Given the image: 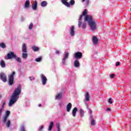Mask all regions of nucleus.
<instances>
[{
  "label": "nucleus",
  "mask_w": 131,
  "mask_h": 131,
  "mask_svg": "<svg viewBox=\"0 0 131 131\" xmlns=\"http://www.w3.org/2000/svg\"><path fill=\"white\" fill-rule=\"evenodd\" d=\"M56 126L57 127L58 130L60 131V124H59L58 123L56 124Z\"/></svg>",
  "instance_id": "32"
},
{
  "label": "nucleus",
  "mask_w": 131,
  "mask_h": 131,
  "mask_svg": "<svg viewBox=\"0 0 131 131\" xmlns=\"http://www.w3.org/2000/svg\"><path fill=\"white\" fill-rule=\"evenodd\" d=\"M83 28H85V27H83Z\"/></svg>",
  "instance_id": "48"
},
{
  "label": "nucleus",
  "mask_w": 131,
  "mask_h": 131,
  "mask_svg": "<svg viewBox=\"0 0 131 131\" xmlns=\"http://www.w3.org/2000/svg\"><path fill=\"white\" fill-rule=\"evenodd\" d=\"M35 61L36 62H40V61H41V57H39V58H36Z\"/></svg>",
  "instance_id": "29"
},
{
  "label": "nucleus",
  "mask_w": 131,
  "mask_h": 131,
  "mask_svg": "<svg viewBox=\"0 0 131 131\" xmlns=\"http://www.w3.org/2000/svg\"><path fill=\"white\" fill-rule=\"evenodd\" d=\"M20 94H21V85H18L17 88L15 90L10 100L9 103V106L10 107L17 102V100L19 99V95Z\"/></svg>",
  "instance_id": "2"
},
{
  "label": "nucleus",
  "mask_w": 131,
  "mask_h": 131,
  "mask_svg": "<svg viewBox=\"0 0 131 131\" xmlns=\"http://www.w3.org/2000/svg\"><path fill=\"white\" fill-rule=\"evenodd\" d=\"M33 26V24H32V23H31L29 25V29H32Z\"/></svg>",
  "instance_id": "31"
},
{
  "label": "nucleus",
  "mask_w": 131,
  "mask_h": 131,
  "mask_svg": "<svg viewBox=\"0 0 131 131\" xmlns=\"http://www.w3.org/2000/svg\"><path fill=\"white\" fill-rule=\"evenodd\" d=\"M42 128H43V126H40V130H41V129H42Z\"/></svg>",
  "instance_id": "42"
},
{
  "label": "nucleus",
  "mask_w": 131,
  "mask_h": 131,
  "mask_svg": "<svg viewBox=\"0 0 131 131\" xmlns=\"http://www.w3.org/2000/svg\"><path fill=\"white\" fill-rule=\"evenodd\" d=\"M5 105H6V102H4L3 103V107H4V106H5Z\"/></svg>",
  "instance_id": "43"
},
{
  "label": "nucleus",
  "mask_w": 131,
  "mask_h": 131,
  "mask_svg": "<svg viewBox=\"0 0 131 131\" xmlns=\"http://www.w3.org/2000/svg\"><path fill=\"white\" fill-rule=\"evenodd\" d=\"M120 65V62H117L116 63V66H119Z\"/></svg>",
  "instance_id": "39"
},
{
  "label": "nucleus",
  "mask_w": 131,
  "mask_h": 131,
  "mask_svg": "<svg viewBox=\"0 0 131 131\" xmlns=\"http://www.w3.org/2000/svg\"><path fill=\"white\" fill-rule=\"evenodd\" d=\"M22 51H23V53L27 52V50L26 49V45L25 44H23V45Z\"/></svg>",
  "instance_id": "16"
},
{
  "label": "nucleus",
  "mask_w": 131,
  "mask_h": 131,
  "mask_svg": "<svg viewBox=\"0 0 131 131\" xmlns=\"http://www.w3.org/2000/svg\"><path fill=\"white\" fill-rule=\"evenodd\" d=\"M13 58H16V55H15L14 52H10L7 54V56H5V57L6 60L12 59Z\"/></svg>",
  "instance_id": "5"
},
{
  "label": "nucleus",
  "mask_w": 131,
  "mask_h": 131,
  "mask_svg": "<svg viewBox=\"0 0 131 131\" xmlns=\"http://www.w3.org/2000/svg\"><path fill=\"white\" fill-rule=\"evenodd\" d=\"M9 115H10V111H7L6 113V115L4 116V122H6L7 121V119H8V117H9Z\"/></svg>",
  "instance_id": "9"
},
{
  "label": "nucleus",
  "mask_w": 131,
  "mask_h": 131,
  "mask_svg": "<svg viewBox=\"0 0 131 131\" xmlns=\"http://www.w3.org/2000/svg\"><path fill=\"white\" fill-rule=\"evenodd\" d=\"M56 54H59L60 52H59V51L57 50L56 51Z\"/></svg>",
  "instance_id": "44"
},
{
  "label": "nucleus",
  "mask_w": 131,
  "mask_h": 131,
  "mask_svg": "<svg viewBox=\"0 0 131 131\" xmlns=\"http://www.w3.org/2000/svg\"><path fill=\"white\" fill-rule=\"evenodd\" d=\"M2 112H3V108L0 109V115H2Z\"/></svg>",
  "instance_id": "40"
},
{
  "label": "nucleus",
  "mask_w": 131,
  "mask_h": 131,
  "mask_svg": "<svg viewBox=\"0 0 131 131\" xmlns=\"http://www.w3.org/2000/svg\"><path fill=\"white\" fill-rule=\"evenodd\" d=\"M61 2L63 5H64L68 8H70L71 6H73L75 4V1L74 0H71L70 3H68V0H61Z\"/></svg>",
  "instance_id": "3"
},
{
  "label": "nucleus",
  "mask_w": 131,
  "mask_h": 131,
  "mask_svg": "<svg viewBox=\"0 0 131 131\" xmlns=\"http://www.w3.org/2000/svg\"><path fill=\"white\" fill-rule=\"evenodd\" d=\"M74 57L76 59H81L82 57V53L79 52H76L74 54Z\"/></svg>",
  "instance_id": "7"
},
{
  "label": "nucleus",
  "mask_w": 131,
  "mask_h": 131,
  "mask_svg": "<svg viewBox=\"0 0 131 131\" xmlns=\"http://www.w3.org/2000/svg\"><path fill=\"white\" fill-rule=\"evenodd\" d=\"M85 98L86 101H89L90 100V95H89V93H86Z\"/></svg>",
  "instance_id": "20"
},
{
  "label": "nucleus",
  "mask_w": 131,
  "mask_h": 131,
  "mask_svg": "<svg viewBox=\"0 0 131 131\" xmlns=\"http://www.w3.org/2000/svg\"><path fill=\"white\" fill-rule=\"evenodd\" d=\"M72 107V104H71V103H69L67 105V110L68 112H69Z\"/></svg>",
  "instance_id": "13"
},
{
  "label": "nucleus",
  "mask_w": 131,
  "mask_h": 131,
  "mask_svg": "<svg viewBox=\"0 0 131 131\" xmlns=\"http://www.w3.org/2000/svg\"><path fill=\"white\" fill-rule=\"evenodd\" d=\"M30 80H34V77H30Z\"/></svg>",
  "instance_id": "37"
},
{
  "label": "nucleus",
  "mask_w": 131,
  "mask_h": 131,
  "mask_svg": "<svg viewBox=\"0 0 131 131\" xmlns=\"http://www.w3.org/2000/svg\"><path fill=\"white\" fill-rule=\"evenodd\" d=\"M71 35L73 36L74 35V26L71 27Z\"/></svg>",
  "instance_id": "15"
},
{
  "label": "nucleus",
  "mask_w": 131,
  "mask_h": 131,
  "mask_svg": "<svg viewBox=\"0 0 131 131\" xmlns=\"http://www.w3.org/2000/svg\"><path fill=\"white\" fill-rule=\"evenodd\" d=\"M0 65L1 67H3V68H5V67H6V63H5V61H4L3 60L1 61Z\"/></svg>",
  "instance_id": "17"
},
{
  "label": "nucleus",
  "mask_w": 131,
  "mask_h": 131,
  "mask_svg": "<svg viewBox=\"0 0 131 131\" xmlns=\"http://www.w3.org/2000/svg\"><path fill=\"white\" fill-rule=\"evenodd\" d=\"M108 103H110V104H112L113 101H112V98H109Z\"/></svg>",
  "instance_id": "33"
},
{
  "label": "nucleus",
  "mask_w": 131,
  "mask_h": 131,
  "mask_svg": "<svg viewBox=\"0 0 131 131\" xmlns=\"http://www.w3.org/2000/svg\"><path fill=\"white\" fill-rule=\"evenodd\" d=\"M16 61H17V62H19V63H21V58H16Z\"/></svg>",
  "instance_id": "34"
},
{
  "label": "nucleus",
  "mask_w": 131,
  "mask_h": 131,
  "mask_svg": "<svg viewBox=\"0 0 131 131\" xmlns=\"http://www.w3.org/2000/svg\"><path fill=\"white\" fill-rule=\"evenodd\" d=\"M93 42L94 45H97L98 43V38L94 36L93 37Z\"/></svg>",
  "instance_id": "11"
},
{
  "label": "nucleus",
  "mask_w": 131,
  "mask_h": 131,
  "mask_svg": "<svg viewBox=\"0 0 131 131\" xmlns=\"http://www.w3.org/2000/svg\"><path fill=\"white\" fill-rule=\"evenodd\" d=\"M32 8L33 9V10H36V8H37V2H36V1H35L34 2H33V4H32Z\"/></svg>",
  "instance_id": "10"
},
{
  "label": "nucleus",
  "mask_w": 131,
  "mask_h": 131,
  "mask_svg": "<svg viewBox=\"0 0 131 131\" xmlns=\"http://www.w3.org/2000/svg\"><path fill=\"white\" fill-rule=\"evenodd\" d=\"M89 3H90V1L89 0H86V5L88 6V5H89Z\"/></svg>",
  "instance_id": "38"
},
{
  "label": "nucleus",
  "mask_w": 131,
  "mask_h": 131,
  "mask_svg": "<svg viewBox=\"0 0 131 131\" xmlns=\"http://www.w3.org/2000/svg\"><path fill=\"white\" fill-rule=\"evenodd\" d=\"M88 10L84 9V10L82 12V15H80L79 18V27H80L81 25V20H82L83 16H85V21H88L89 23V25L90 27V28L92 31L95 30L97 29V25H96V22L94 20H93V17L90 15H88Z\"/></svg>",
  "instance_id": "1"
},
{
  "label": "nucleus",
  "mask_w": 131,
  "mask_h": 131,
  "mask_svg": "<svg viewBox=\"0 0 131 131\" xmlns=\"http://www.w3.org/2000/svg\"><path fill=\"white\" fill-rule=\"evenodd\" d=\"M85 0H82V3L84 2Z\"/></svg>",
  "instance_id": "46"
},
{
  "label": "nucleus",
  "mask_w": 131,
  "mask_h": 131,
  "mask_svg": "<svg viewBox=\"0 0 131 131\" xmlns=\"http://www.w3.org/2000/svg\"><path fill=\"white\" fill-rule=\"evenodd\" d=\"M39 107H41V104H39Z\"/></svg>",
  "instance_id": "47"
},
{
  "label": "nucleus",
  "mask_w": 131,
  "mask_h": 131,
  "mask_svg": "<svg viewBox=\"0 0 131 131\" xmlns=\"http://www.w3.org/2000/svg\"><path fill=\"white\" fill-rule=\"evenodd\" d=\"M41 78L42 80V83L44 85L45 84H46V83L47 82V77H46V76H45V75H41Z\"/></svg>",
  "instance_id": "8"
},
{
  "label": "nucleus",
  "mask_w": 131,
  "mask_h": 131,
  "mask_svg": "<svg viewBox=\"0 0 131 131\" xmlns=\"http://www.w3.org/2000/svg\"><path fill=\"white\" fill-rule=\"evenodd\" d=\"M90 113H91V114H92V110H90Z\"/></svg>",
  "instance_id": "45"
},
{
  "label": "nucleus",
  "mask_w": 131,
  "mask_h": 131,
  "mask_svg": "<svg viewBox=\"0 0 131 131\" xmlns=\"http://www.w3.org/2000/svg\"><path fill=\"white\" fill-rule=\"evenodd\" d=\"M11 124V121L10 120H8L6 123V125L7 127H9L10 126V125Z\"/></svg>",
  "instance_id": "30"
},
{
  "label": "nucleus",
  "mask_w": 131,
  "mask_h": 131,
  "mask_svg": "<svg viewBox=\"0 0 131 131\" xmlns=\"http://www.w3.org/2000/svg\"><path fill=\"white\" fill-rule=\"evenodd\" d=\"M27 53H23V58L24 59H26V58H27Z\"/></svg>",
  "instance_id": "28"
},
{
  "label": "nucleus",
  "mask_w": 131,
  "mask_h": 131,
  "mask_svg": "<svg viewBox=\"0 0 131 131\" xmlns=\"http://www.w3.org/2000/svg\"><path fill=\"white\" fill-rule=\"evenodd\" d=\"M60 98H62V93L58 94L56 97V99H60Z\"/></svg>",
  "instance_id": "24"
},
{
  "label": "nucleus",
  "mask_w": 131,
  "mask_h": 131,
  "mask_svg": "<svg viewBox=\"0 0 131 131\" xmlns=\"http://www.w3.org/2000/svg\"><path fill=\"white\" fill-rule=\"evenodd\" d=\"M79 112H80V114L81 116V117L83 116V113H84V112H83V110H80Z\"/></svg>",
  "instance_id": "27"
},
{
  "label": "nucleus",
  "mask_w": 131,
  "mask_h": 131,
  "mask_svg": "<svg viewBox=\"0 0 131 131\" xmlns=\"http://www.w3.org/2000/svg\"><path fill=\"white\" fill-rule=\"evenodd\" d=\"M69 55V54L68 53V52L66 53L64 57L63 58V61H65V60H66V59H67V58H68Z\"/></svg>",
  "instance_id": "23"
},
{
  "label": "nucleus",
  "mask_w": 131,
  "mask_h": 131,
  "mask_svg": "<svg viewBox=\"0 0 131 131\" xmlns=\"http://www.w3.org/2000/svg\"><path fill=\"white\" fill-rule=\"evenodd\" d=\"M74 66L75 67H78V66H79V61H78V60H76L75 62H74Z\"/></svg>",
  "instance_id": "18"
},
{
  "label": "nucleus",
  "mask_w": 131,
  "mask_h": 131,
  "mask_svg": "<svg viewBox=\"0 0 131 131\" xmlns=\"http://www.w3.org/2000/svg\"><path fill=\"white\" fill-rule=\"evenodd\" d=\"M0 47L1 48H3V49H5V48H6V45L4 43H0Z\"/></svg>",
  "instance_id": "25"
},
{
  "label": "nucleus",
  "mask_w": 131,
  "mask_h": 131,
  "mask_svg": "<svg viewBox=\"0 0 131 131\" xmlns=\"http://www.w3.org/2000/svg\"><path fill=\"white\" fill-rule=\"evenodd\" d=\"M106 111H111V108H107L106 109Z\"/></svg>",
  "instance_id": "41"
},
{
  "label": "nucleus",
  "mask_w": 131,
  "mask_h": 131,
  "mask_svg": "<svg viewBox=\"0 0 131 131\" xmlns=\"http://www.w3.org/2000/svg\"><path fill=\"white\" fill-rule=\"evenodd\" d=\"M95 124H96V122L95 121V120H94L93 119H91V125H95Z\"/></svg>",
  "instance_id": "26"
},
{
  "label": "nucleus",
  "mask_w": 131,
  "mask_h": 131,
  "mask_svg": "<svg viewBox=\"0 0 131 131\" xmlns=\"http://www.w3.org/2000/svg\"><path fill=\"white\" fill-rule=\"evenodd\" d=\"M76 112H77V108L75 107L72 111V115L74 117L76 115Z\"/></svg>",
  "instance_id": "14"
},
{
  "label": "nucleus",
  "mask_w": 131,
  "mask_h": 131,
  "mask_svg": "<svg viewBox=\"0 0 131 131\" xmlns=\"http://www.w3.org/2000/svg\"><path fill=\"white\" fill-rule=\"evenodd\" d=\"M30 5V2H29V1L28 0L26 1L25 5V8H28Z\"/></svg>",
  "instance_id": "19"
},
{
  "label": "nucleus",
  "mask_w": 131,
  "mask_h": 131,
  "mask_svg": "<svg viewBox=\"0 0 131 131\" xmlns=\"http://www.w3.org/2000/svg\"><path fill=\"white\" fill-rule=\"evenodd\" d=\"M32 49L33 50H34V52H37V51H38V50H39V48H38V47H36L35 46L32 47Z\"/></svg>",
  "instance_id": "22"
},
{
  "label": "nucleus",
  "mask_w": 131,
  "mask_h": 131,
  "mask_svg": "<svg viewBox=\"0 0 131 131\" xmlns=\"http://www.w3.org/2000/svg\"><path fill=\"white\" fill-rule=\"evenodd\" d=\"M0 78L4 81V82H7V75L4 73L0 74Z\"/></svg>",
  "instance_id": "6"
},
{
  "label": "nucleus",
  "mask_w": 131,
  "mask_h": 131,
  "mask_svg": "<svg viewBox=\"0 0 131 131\" xmlns=\"http://www.w3.org/2000/svg\"><path fill=\"white\" fill-rule=\"evenodd\" d=\"M114 76H115V75H114V74L111 75V78H114Z\"/></svg>",
  "instance_id": "36"
},
{
  "label": "nucleus",
  "mask_w": 131,
  "mask_h": 131,
  "mask_svg": "<svg viewBox=\"0 0 131 131\" xmlns=\"http://www.w3.org/2000/svg\"><path fill=\"white\" fill-rule=\"evenodd\" d=\"M48 5V3H47V1H43L41 3V7H46Z\"/></svg>",
  "instance_id": "21"
},
{
  "label": "nucleus",
  "mask_w": 131,
  "mask_h": 131,
  "mask_svg": "<svg viewBox=\"0 0 131 131\" xmlns=\"http://www.w3.org/2000/svg\"><path fill=\"white\" fill-rule=\"evenodd\" d=\"M21 131H26L25 130V127H24V126H21Z\"/></svg>",
  "instance_id": "35"
},
{
  "label": "nucleus",
  "mask_w": 131,
  "mask_h": 131,
  "mask_svg": "<svg viewBox=\"0 0 131 131\" xmlns=\"http://www.w3.org/2000/svg\"><path fill=\"white\" fill-rule=\"evenodd\" d=\"M53 126H54V122H50V125L49 126L48 130L51 131L53 129Z\"/></svg>",
  "instance_id": "12"
},
{
  "label": "nucleus",
  "mask_w": 131,
  "mask_h": 131,
  "mask_svg": "<svg viewBox=\"0 0 131 131\" xmlns=\"http://www.w3.org/2000/svg\"><path fill=\"white\" fill-rule=\"evenodd\" d=\"M14 75H15V72H13L9 77V83L10 85H12L14 83Z\"/></svg>",
  "instance_id": "4"
}]
</instances>
